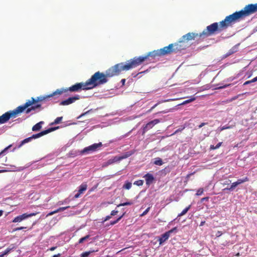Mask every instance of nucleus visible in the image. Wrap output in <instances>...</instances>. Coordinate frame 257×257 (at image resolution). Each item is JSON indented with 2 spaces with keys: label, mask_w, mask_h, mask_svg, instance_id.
<instances>
[{
  "label": "nucleus",
  "mask_w": 257,
  "mask_h": 257,
  "mask_svg": "<svg viewBox=\"0 0 257 257\" xmlns=\"http://www.w3.org/2000/svg\"><path fill=\"white\" fill-rule=\"evenodd\" d=\"M16 248V246L14 244H12L10 245L9 247H8L4 251V254H8L12 250Z\"/></svg>",
  "instance_id": "obj_21"
},
{
  "label": "nucleus",
  "mask_w": 257,
  "mask_h": 257,
  "mask_svg": "<svg viewBox=\"0 0 257 257\" xmlns=\"http://www.w3.org/2000/svg\"><path fill=\"white\" fill-rule=\"evenodd\" d=\"M6 254H4V252H2L1 254H0V257H4Z\"/></svg>",
  "instance_id": "obj_64"
},
{
  "label": "nucleus",
  "mask_w": 257,
  "mask_h": 257,
  "mask_svg": "<svg viewBox=\"0 0 257 257\" xmlns=\"http://www.w3.org/2000/svg\"><path fill=\"white\" fill-rule=\"evenodd\" d=\"M117 212H118L117 210H112L111 212L110 215L114 216V215H116L117 213Z\"/></svg>",
  "instance_id": "obj_43"
},
{
  "label": "nucleus",
  "mask_w": 257,
  "mask_h": 257,
  "mask_svg": "<svg viewBox=\"0 0 257 257\" xmlns=\"http://www.w3.org/2000/svg\"><path fill=\"white\" fill-rule=\"evenodd\" d=\"M222 234V232H221V231H218L216 232V235H216V237H218L220 236Z\"/></svg>",
  "instance_id": "obj_45"
},
{
  "label": "nucleus",
  "mask_w": 257,
  "mask_h": 257,
  "mask_svg": "<svg viewBox=\"0 0 257 257\" xmlns=\"http://www.w3.org/2000/svg\"><path fill=\"white\" fill-rule=\"evenodd\" d=\"M42 104L41 103H33V104H32L30 105V106H28V107H27V108L25 110V112L26 113H29L31 111L33 110H35L37 108H40L41 107Z\"/></svg>",
  "instance_id": "obj_15"
},
{
  "label": "nucleus",
  "mask_w": 257,
  "mask_h": 257,
  "mask_svg": "<svg viewBox=\"0 0 257 257\" xmlns=\"http://www.w3.org/2000/svg\"><path fill=\"white\" fill-rule=\"evenodd\" d=\"M27 228V227H24V226H22V227H17L16 228L14 229V231H17V230H22L23 229H26Z\"/></svg>",
  "instance_id": "obj_41"
},
{
  "label": "nucleus",
  "mask_w": 257,
  "mask_h": 257,
  "mask_svg": "<svg viewBox=\"0 0 257 257\" xmlns=\"http://www.w3.org/2000/svg\"><path fill=\"white\" fill-rule=\"evenodd\" d=\"M132 187V183L130 182H126L123 185V188L126 189H130Z\"/></svg>",
  "instance_id": "obj_31"
},
{
  "label": "nucleus",
  "mask_w": 257,
  "mask_h": 257,
  "mask_svg": "<svg viewBox=\"0 0 257 257\" xmlns=\"http://www.w3.org/2000/svg\"><path fill=\"white\" fill-rule=\"evenodd\" d=\"M62 93L63 91L61 90L57 89L55 92L49 95L40 96L37 97L36 98L32 97L31 99L28 100L24 105H20V107H21V109L23 112L27 108V107L30 106V105L33 104V103H40L41 102L47 101L49 98L52 97L56 95H60Z\"/></svg>",
  "instance_id": "obj_4"
},
{
  "label": "nucleus",
  "mask_w": 257,
  "mask_h": 257,
  "mask_svg": "<svg viewBox=\"0 0 257 257\" xmlns=\"http://www.w3.org/2000/svg\"><path fill=\"white\" fill-rule=\"evenodd\" d=\"M191 205H189L188 207H186L178 215V217H180L184 215L190 209Z\"/></svg>",
  "instance_id": "obj_24"
},
{
  "label": "nucleus",
  "mask_w": 257,
  "mask_h": 257,
  "mask_svg": "<svg viewBox=\"0 0 257 257\" xmlns=\"http://www.w3.org/2000/svg\"><path fill=\"white\" fill-rule=\"evenodd\" d=\"M185 128V126H183L182 127L177 129V130H176V131L173 134L171 135V136H173L179 132H182Z\"/></svg>",
  "instance_id": "obj_38"
},
{
  "label": "nucleus",
  "mask_w": 257,
  "mask_h": 257,
  "mask_svg": "<svg viewBox=\"0 0 257 257\" xmlns=\"http://www.w3.org/2000/svg\"><path fill=\"white\" fill-rule=\"evenodd\" d=\"M143 184H144V181L142 180H139L136 181L134 183V185H136L139 186H142L143 185Z\"/></svg>",
  "instance_id": "obj_34"
},
{
  "label": "nucleus",
  "mask_w": 257,
  "mask_h": 257,
  "mask_svg": "<svg viewBox=\"0 0 257 257\" xmlns=\"http://www.w3.org/2000/svg\"><path fill=\"white\" fill-rule=\"evenodd\" d=\"M133 204L132 202H126L124 203H120L117 205V207L124 206L126 205H131Z\"/></svg>",
  "instance_id": "obj_36"
},
{
  "label": "nucleus",
  "mask_w": 257,
  "mask_h": 257,
  "mask_svg": "<svg viewBox=\"0 0 257 257\" xmlns=\"http://www.w3.org/2000/svg\"><path fill=\"white\" fill-rule=\"evenodd\" d=\"M62 119H63L62 116L58 117L55 119L54 121L53 122H52L51 124H58L62 121Z\"/></svg>",
  "instance_id": "obj_32"
},
{
  "label": "nucleus",
  "mask_w": 257,
  "mask_h": 257,
  "mask_svg": "<svg viewBox=\"0 0 257 257\" xmlns=\"http://www.w3.org/2000/svg\"><path fill=\"white\" fill-rule=\"evenodd\" d=\"M121 82L122 85H124V84H125V79H122L121 80Z\"/></svg>",
  "instance_id": "obj_59"
},
{
  "label": "nucleus",
  "mask_w": 257,
  "mask_h": 257,
  "mask_svg": "<svg viewBox=\"0 0 257 257\" xmlns=\"http://www.w3.org/2000/svg\"><path fill=\"white\" fill-rule=\"evenodd\" d=\"M154 163L156 165L161 166L163 164V162L160 158H156L155 159Z\"/></svg>",
  "instance_id": "obj_23"
},
{
  "label": "nucleus",
  "mask_w": 257,
  "mask_h": 257,
  "mask_svg": "<svg viewBox=\"0 0 257 257\" xmlns=\"http://www.w3.org/2000/svg\"><path fill=\"white\" fill-rule=\"evenodd\" d=\"M70 208V206H66V207H60L58 209H57V210H55L56 213H58L59 212H60V211H63L68 208Z\"/></svg>",
  "instance_id": "obj_35"
},
{
  "label": "nucleus",
  "mask_w": 257,
  "mask_h": 257,
  "mask_svg": "<svg viewBox=\"0 0 257 257\" xmlns=\"http://www.w3.org/2000/svg\"><path fill=\"white\" fill-rule=\"evenodd\" d=\"M44 123V121H41L36 123L32 127V131L34 132L39 131L42 128V125Z\"/></svg>",
  "instance_id": "obj_19"
},
{
  "label": "nucleus",
  "mask_w": 257,
  "mask_h": 257,
  "mask_svg": "<svg viewBox=\"0 0 257 257\" xmlns=\"http://www.w3.org/2000/svg\"><path fill=\"white\" fill-rule=\"evenodd\" d=\"M222 142H220L219 143H218L216 146H215V148L216 149H218L222 145Z\"/></svg>",
  "instance_id": "obj_51"
},
{
  "label": "nucleus",
  "mask_w": 257,
  "mask_h": 257,
  "mask_svg": "<svg viewBox=\"0 0 257 257\" xmlns=\"http://www.w3.org/2000/svg\"><path fill=\"white\" fill-rule=\"evenodd\" d=\"M177 230V227H174L172 229H171V230H169L168 231H167L169 234L170 235V234L172 232H173L174 231H176Z\"/></svg>",
  "instance_id": "obj_42"
},
{
  "label": "nucleus",
  "mask_w": 257,
  "mask_h": 257,
  "mask_svg": "<svg viewBox=\"0 0 257 257\" xmlns=\"http://www.w3.org/2000/svg\"><path fill=\"white\" fill-rule=\"evenodd\" d=\"M94 251H89L82 253L81 254V257H87L91 252H93Z\"/></svg>",
  "instance_id": "obj_33"
},
{
  "label": "nucleus",
  "mask_w": 257,
  "mask_h": 257,
  "mask_svg": "<svg viewBox=\"0 0 257 257\" xmlns=\"http://www.w3.org/2000/svg\"><path fill=\"white\" fill-rule=\"evenodd\" d=\"M59 127L57 126V127H50V128H49L47 130H44L43 131H42L41 132L38 133V134H35V135H33L31 136V138L33 139H37V138H39L42 136H43L44 135H45L49 133H51L54 131H55L56 130H57Z\"/></svg>",
  "instance_id": "obj_11"
},
{
  "label": "nucleus",
  "mask_w": 257,
  "mask_h": 257,
  "mask_svg": "<svg viewBox=\"0 0 257 257\" xmlns=\"http://www.w3.org/2000/svg\"><path fill=\"white\" fill-rule=\"evenodd\" d=\"M248 181H249L248 178L247 177H245L244 178L238 179L236 182L238 185L239 184H241L243 183H244V182Z\"/></svg>",
  "instance_id": "obj_26"
},
{
  "label": "nucleus",
  "mask_w": 257,
  "mask_h": 257,
  "mask_svg": "<svg viewBox=\"0 0 257 257\" xmlns=\"http://www.w3.org/2000/svg\"><path fill=\"white\" fill-rule=\"evenodd\" d=\"M164 48L160 50H154L148 53L147 55L144 56L135 57L133 59L127 61L125 64L124 68L128 71L130 69L135 68L142 64L144 61L148 60L150 57L155 59L156 57L167 55L165 53Z\"/></svg>",
  "instance_id": "obj_3"
},
{
  "label": "nucleus",
  "mask_w": 257,
  "mask_h": 257,
  "mask_svg": "<svg viewBox=\"0 0 257 257\" xmlns=\"http://www.w3.org/2000/svg\"><path fill=\"white\" fill-rule=\"evenodd\" d=\"M57 248V246H52V247H51L49 249H48V250H50V251H53L55 249H56V248Z\"/></svg>",
  "instance_id": "obj_52"
},
{
  "label": "nucleus",
  "mask_w": 257,
  "mask_h": 257,
  "mask_svg": "<svg viewBox=\"0 0 257 257\" xmlns=\"http://www.w3.org/2000/svg\"><path fill=\"white\" fill-rule=\"evenodd\" d=\"M186 44L181 39L180 40L174 44H171L168 46L164 47V51L165 53L169 54L172 53H177L186 49Z\"/></svg>",
  "instance_id": "obj_5"
},
{
  "label": "nucleus",
  "mask_w": 257,
  "mask_h": 257,
  "mask_svg": "<svg viewBox=\"0 0 257 257\" xmlns=\"http://www.w3.org/2000/svg\"><path fill=\"white\" fill-rule=\"evenodd\" d=\"M32 140V139L31 138V137L24 139L21 142L20 144L18 146V148H21L23 145H24L26 143H29V142L31 141Z\"/></svg>",
  "instance_id": "obj_22"
},
{
  "label": "nucleus",
  "mask_w": 257,
  "mask_h": 257,
  "mask_svg": "<svg viewBox=\"0 0 257 257\" xmlns=\"http://www.w3.org/2000/svg\"><path fill=\"white\" fill-rule=\"evenodd\" d=\"M88 85H86V81L85 82L77 83L69 87L67 89H64L63 92L69 91L70 92H79L81 90H88Z\"/></svg>",
  "instance_id": "obj_7"
},
{
  "label": "nucleus",
  "mask_w": 257,
  "mask_h": 257,
  "mask_svg": "<svg viewBox=\"0 0 257 257\" xmlns=\"http://www.w3.org/2000/svg\"><path fill=\"white\" fill-rule=\"evenodd\" d=\"M111 216L110 215L106 216L105 217V218H104V219L103 220V221H106L107 220H108L109 219H110L111 218Z\"/></svg>",
  "instance_id": "obj_47"
},
{
  "label": "nucleus",
  "mask_w": 257,
  "mask_h": 257,
  "mask_svg": "<svg viewBox=\"0 0 257 257\" xmlns=\"http://www.w3.org/2000/svg\"><path fill=\"white\" fill-rule=\"evenodd\" d=\"M102 146V144L101 142L97 144H93L88 147L84 148L82 150L80 151V154H89L99 149Z\"/></svg>",
  "instance_id": "obj_8"
},
{
  "label": "nucleus",
  "mask_w": 257,
  "mask_h": 257,
  "mask_svg": "<svg viewBox=\"0 0 257 257\" xmlns=\"http://www.w3.org/2000/svg\"><path fill=\"white\" fill-rule=\"evenodd\" d=\"M196 99V98L193 96H191L190 97V98L189 99H187L184 101H183V102H182L180 105H185L187 103H189L190 102H191L193 101H194Z\"/></svg>",
  "instance_id": "obj_25"
},
{
  "label": "nucleus",
  "mask_w": 257,
  "mask_h": 257,
  "mask_svg": "<svg viewBox=\"0 0 257 257\" xmlns=\"http://www.w3.org/2000/svg\"><path fill=\"white\" fill-rule=\"evenodd\" d=\"M124 66V63H119L106 70L105 73L97 71L86 81V85L89 89L103 85L108 81V78L118 75L122 71H127Z\"/></svg>",
  "instance_id": "obj_2"
},
{
  "label": "nucleus",
  "mask_w": 257,
  "mask_h": 257,
  "mask_svg": "<svg viewBox=\"0 0 257 257\" xmlns=\"http://www.w3.org/2000/svg\"><path fill=\"white\" fill-rule=\"evenodd\" d=\"M143 178L145 179L146 184L147 186H150L155 181V178L154 176L150 173H147L143 176Z\"/></svg>",
  "instance_id": "obj_14"
},
{
  "label": "nucleus",
  "mask_w": 257,
  "mask_h": 257,
  "mask_svg": "<svg viewBox=\"0 0 257 257\" xmlns=\"http://www.w3.org/2000/svg\"><path fill=\"white\" fill-rule=\"evenodd\" d=\"M160 122V120L159 119H155L147 123L143 127V134H144L148 130L152 128L155 124L159 123Z\"/></svg>",
  "instance_id": "obj_12"
},
{
  "label": "nucleus",
  "mask_w": 257,
  "mask_h": 257,
  "mask_svg": "<svg viewBox=\"0 0 257 257\" xmlns=\"http://www.w3.org/2000/svg\"><path fill=\"white\" fill-rule=\"evenodd\" d=\"M130 155H131L130 154L126 153V154H125L123 156H115L113 158V159L109 160L108 163V164H111L112 163L119 161L122 159H125V158L128 157Z\"/></svg>",
  "instance_id": "obj_16"
},
{
  "label": "nucleus",
  "mask_w": 257,
  "mask_h": 257,
  "mask_svg": "<svg viewBox=\"0 0 257 257\" xmlns=\"http://www.w3.org/2000/svg\"><path fill=\"white\" fill-rule=\"evenodd\" d=\"M89 111H86V112H84V113H82V114L81 115V116H83V115H85L86 114L88 113L89 112Z\"/></svg>",
  "instance_id": "obj_63"
},
{
  "label": "nucleus",
  "mask_w": 257,
  "mask_h": 257,
  "mask_svg": "<svg viewBox=\"0 0 257 257\" xmlns=\"http://www.w3.org/2000/svg\"><path fill=\"white\" fill-rule=\"evenodd\" d=\"M38 213H24L22 215L17 216V217H15L14 219L12 220V222L13 223H16V222H20L22 221L23 220L28 218V217H30L33 216H35Z\"/></svg>",
  "instance_id": "obj_9"
},
{
  "label": "nucleus",
  "mask_w": 257,
  "mask_h": 257,
  "mask_svg": "<svg viewBox=\"0 0 257 257\" xmlns=\"http://www.w3.org/2000/svg\"><path fill=\"white\" fill-rule=\"evenodd\" d=\"M158 104H155L153 106H152L151 107V108L150 109H149L148 110V112H151L154 108H155L156 107V106Z\"/></svg>",
  "instance_id": "obj_55"
},
{
  "label": "nucleus",
  "mask_w": 257,
  "mask_h": 257,
  "mask_svg": "<svg viewBox=\"0 0 257 257\" xmlns=\"http://www.w3.org/2000/svg\"><path fill=\"white\" fill-rule=\"evenodd\" d=\"M204 192V189L203 188H200L199 189L197 190V192L196 193V195L197 196H200L202 194H203Z\"/></svg>",
  "instance_id": "obj_37"
},
{
  "label": "nucleus",
  "mask_w": 257,
  "mask_h": 257,
  "mask_svg": "<svg viewBox=\"0 0 257 257\" xmlns=\"http://www.w3.org/2000/svg\"><path fill=\"white\" fill-rule=\"evenodd\" d=\"M246 6L251 15L257 12V3L255 4H249Z\"/></svg>",
  "instance_id": "obj_18"
},
{
  "label": "nucleus",
  "mask_w": 257,
  "mask_h": 257,
  "mask_svg": "<svg viewBox=\"0 0 257 257\" xmlns=\"http://www.w3.org/2000/svg\"><path fill=\"white\" fill-rule=\"evenodd\" d=\"M22 112L21 107H20V106L13 110L6 112L2 115L0 116V124L7 122L11 118L16 117L19 113H22Z\"/></svg>",
  "instance_id": "obj_6"
},
{
  "label": "nucleus",
  "mask_w": 257,
  "mask_h": 257,
  "mask_svg": "<svg viewBox=\"0 0 257 257\" xmlns=\"http://www.w3.org/2000/svg\"><path fill=\"white\" fill-rule=\"evenodd\" d=\"M150 207H148L147 208L144 212L143 213L141 214V216H144L146 214H147V213L150 210Z\"/></svg>",
  "instance_id": "obj_39"
},
{
  "label": "nucleus",
  "mask_w": 257,
  "mask_h": 257,
  "mask_svg": "<svg viewBox=\"0 0 257 257\" xmlns=\"http://www.w3.org/2000/svg\"><path fill=\"white\" fill-rule=\"evenodd\" d=\"M80 96L78 95L68 98V99L62 101L60 103V105H68L74 102L76 100L79 99Z\"/></svg>",
  "instance_id": "obj_13"
},
{
  "label": "nucleus",
  "mask_w": 257,
  "mask_h": 257,
  "mask_svg": "<svg viewBox=\"0 0 257 257\" xmlns=\"http://www.w3.org/2000/svg\"><path fill=\"white\" fill-rule=\"evenodd\" d=\"M238 97V95L232 97L231 98H230V99L227 100V102H231V101L236 99Z\"/></svg>",
  "instance_id": "obj_40"
},
{
  "label": "nucleus",
  "mask_w": 257,
  "mask_h": 257,
  "mask_svg": "<svg viewBox=\"0 0 257 257\" xmlns=\"http://www.w3.org/2000/svg\"><path fill=\"white\" fill-rule=\"evenodd\" d=\"M170 237V234L167 231L165 233L162 234L158 239L159 241V244L161 245L163 243H164L165 241H166L169 237Z\"/></svg>",
  "instance_id": "obj_17"
},
{
  "label": "nucleus",
  "mask_w": 257,
  "mask_h": 257,
  "mask_svg": "<svg viewBox=\"0 0 257 257\" xmlns=\"http://www.w3.org/2000/svg\"><path fill=\"white\" fill-rule=\"evenodd\" d=\"M197 37H199V34L195 33H188L187 34L183 36L181 39L186 44V42L192 40H194L195 38Z\"/></svg>",
  "instance_id": "obj_10"
},
{
  "label": "nucleus",
  "mask_w": 257,
  "mask_h": 257,
  "mask_svg": "<svg viewBox=\"0 0 257 257\" xmlns=\"http://www.w3.org/2000/svg\"><path fill=\"white\" fill-rule=\"evenodd\" d=\"M56 213V212L55 210L53 211H51L50 212H49L47 215V216H51V215H53L54 214H55Z\"/></svg>",
  "instance_id": "obj_48"
},
{
  "label": "nucleus",
  "mask_w": 257,
  "mask_h": 257,
  "mask_svg": "<svg viewBox=\"0 0 257 257\" xmlns=\"http://www.w3.org/2000/svg\"><path fill=\"white\" fill-rule=\"evenodd\" d=\"M209 198V197H205L202 198L201 199V202H202L204 201H208Z\"/></svg>",
  "instance_id": "obj_46"
},
{
  "label": "nucleus",
  "mask_w": 257,
  "mask_h": 257,
  "mask_svg": "<svg viewBox=\"0 0 257 257\" xmlns=\"http://www.w3.org/2000/svg\"><path fill=\"white\" fill-rule=\"evenodd\" d=\"M87 188V185L86 183H82L80 186L78 191L80 193L82 194L86 190Z\"/></svg>",
  "instance_id": "obj_20"
},
{
  "label": "nucleus",
  "mask_w": 257,
  "mask_h": 257,
  "mask_svg": "<svg viewBox=\"0 0 257 257\" xmlns=\"http://www.w3.org/2000/svg\"><path fill=\"white\" fill-rule=\"evenodd\" d=\"M206 124H207V123H205V122H202L199 126H198V127L199 128H201L202 127V126H204L205 125H206Z\"/></svg>",
  "instance_id": "obj_53"
},
{
  "label": "nucleus",
  "mask_w": 257,
  "mask_h": 257,
  "mask_svg": "<svg viewBox=\"0 0 257 257\" xmlns=\"http://www.w3.org/2000/svg\"><path fill=\"white\" fill-rule=\"evenodd\" d=\"M252 83L251 80H248V81H245L244 83H243V85H247V84H249L250 83Z\"/></svg>",
  "instance_id": "obj_50"
},
{
  "label": "nucleus",
  "mask_w": 257,
  "mask_h": 257,
  "mask_svg": "<svg viewBox=\"0 0 257 257\" xmlns=\"http://www.w3.org/2000/svg\"><path fill=\"white\" fill-rule=\"evenodd\" d=\"M12 146L11 145H10L8 147H7V148H6L4 150H3L1 153H0V156L3 154L5 151H6L9 148H10Z\"/></svg>",
  "instance_id": "obj_44"
},
{
  "label": "nucleus",
  "mask_w": 257,
  "mask_h": 257,
  "mask_svg": "<svg viewBox=\"0 0 257 257\" xmlns=\"http://www.w3.org/2000/svg\"><path fill=\"white\" fill-rule=\"evenodd\" d=\"M250 15L248 7L245 6L243 9L226 16L224 20L221 21L219 24L215 22L208 26L202 33H199V38L204 39L216 33L221 32Z\"/></svg>",
  "instance_id": "obj_1"
},
{
  "label": "nucleus",
  "mask_w": 257,
  "mask_h": 257,
  "mask_svg": "<svg viewBox=\"0 0 257 257\" xmlns=\"http://www.w3.org/2000/svg\"><path fill=\"white\" fill-rule=\"evenodd\" d=\"M81 194V193H80L79 192H78V193H76V194L75 195V196H74V198H77L79 197Z\"/></svg>",
  "instance_id": "obj_49"
},
{
  "label": "nucleus",
  "mask_w": 257,
  "mask_h": 257,
  "mask_svg": "<svg viewBox=\"0 0 257 257\" xmlns=\"http://www.w3.org/2000/svg\"><path fill=\"white\" fill-rule=\"evenodd\" d=\"M89 237H90V235L88 234V235L85 236L84 237L81 238L78 241V243L79 244L82 243L84 241H87L89 238Z\"/></svg>",
  "instance_id": "obj_27"
},
{
  "label": "nucleus",
  "mask_w": 257,
  "mask_h": 257,
  "mask_svg": "<svg viewBox=\"0 0 257 257\" xmlns=\"http://www.w3.org/2000/svg\"><path fill=\"white\" fill-rule=\"evenodd\" d=\"M61 253H58L57 254L54 255L52 257H61Z\"/></svg>",
  "instance_id": "obj_58"
},
{
  "label": "nucleus",
  "mask_w": 257,
  "mask_h": 257,
  "mask_svg": "<svg viewBox=\"0 0 257 257\" xmlns=\"http://www.w3.org/2000/svg\"><path fill=\"white\" fill-rule=\"evenodd\" d=\"M252 83L257 81V76L251 80Z\"/></svg>",
  "instance_id": "obj_57"
},
{
  "label": "nucleus",
  "mask_w": 257,
  "mask_h": 257,
  "mask_svg": "<svg viewBox=\"0 0 257 257\" xmlns=\"http://www.w3.org/2000/svg\"><path fill=\"white\" fill-rule=\"evenodd\" d=\"M124 215V213H123V214L122 215L119 216L116 220L113 221H111L110 223V224L111 225H114L115 224H116V223H117L123 217Z\"/></svg>",
  "instance_id": "obj_30"
},
{
  "label": "nucleus",
  "mask_w": 257,
  "mask_h": 257,
  "mask_svg": "<svg viewBox=\"0 0 257 257\" xmlns=\"http://www.w3.org/2000/svg\"><path fill=\"white\" fill-rule=\"evenodd\" d=\"M205 223V221H201V223H200V226H203L204 223Z\"/></svg>",
  "instance_id": "obj_62"
},
{
  "label": "nucleus",
  "mask_w": 257,
  "mask_h": 257,
  "mask_svg": "<svg viewBox=\"0 0 257 257\" xmlns=\"http://www.w3.org/2000/svg\"><path fill=\"white\" fill-rule=\"evenodd\" d=\"M230 85V84H228V85H224L223 86H221V87H220L219 88H226L227 87V86Z\"/></svg>",
  "instance_id": "obj_60"
},
{
  "label": "nucleus",
  "mask_w": 257,
  "mask_h": 257,
  "mask_svg": "<svg viewBox=\"0 0 257 257\" xmlns=\"http://www.w3.org/2000/svg\"><path fill=\"white\" fill-rule=\"evenodd\" d=\"M195 172H193V173H190V174H188L187 176H186V179L187 180H188L189 178L190 177V176H191L192 175H193L194 174Z\"/></svg>",
  "instance_id": "obj_56"
},
{
  "label": "nucleus",
  "mask_w": 257,
  "mask_h": 257,
  "mask_svg": "<svg viewBox=\"0 0 257 257\" xmlns=\"http://www.w3.org/2000/svg\"><path fill=\"white\" fill-rule=\"evenodd\" d=\"M210 149L211 150H216L217 149L215 148V146H214V145H211L210 146Z\"/></svg>",
  "instance_id": "obj_54"
},
{
  "label": "nucleus",
  "mask_w": 257,
  "mask_h": 257,
  "mask_svg": "<svg viewBox=\"0 0 257 257\" xmlns=\"http://www.w3.org/2000/svg\"><path fill=\"white\" fill-rule=\"evenodd\" d=\"M233 53V51H231V50L228 52V54H227V56H229L231 54H232V53Z\"/></svg>",
  "instance_id": "obj_61"
},
{
  "label": "nucleus",
  "mask_w": 257,
  "mask_h": 257,
  "mask_svg": "<svg viewBox=\"0 0 257 257\" xmlns=\"http://www.w3.org/2000/svg\"><path fill=\"white\" fill-rule=\"evenodd\" d=\"M238 185L237 183H236V182H234L233 183H232L230 187V188H224L223 189V190H233Z\"/></svg>",
  "instance_id": "obj_28"
},
{
  "label": "nucleus",
  "mask_w": 257,
  "mask_h": 257,
  "mask_svg": "<svg viewBox=\"0 0 257 257\" xmlns=\"http://www.w3.org/2000/svg\"><path fill=\"white\" fill-rule=\"evenodd\" d=\"M232 128V126L231 125H224V126H223L222 127H219L218 128V130L220 132H221L224 130H226V129H230V128Z\"/></svg>",
  "instance_id": "obj_29"
}]
</instances>
